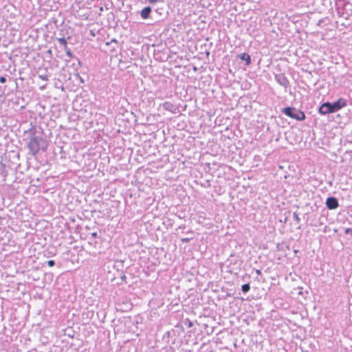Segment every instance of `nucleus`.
<instances>
[{"mask_svg":"<svg viewBox=\"0 0 352 352\" xmlns=\"http://www.w3.org/2000/svg\"><path fill=\"white\" fill-rule=\"evenodd\" d=\"M113 50H116V46H113Z\"/></svg>","mask_w":352,"mask_h":352,"instance_id":"nucleus-21","label":"nucleus"},{"mask_svg":"<svg viewBox=\"0 0 352 352\" xmlns=\"http://www.w3.org/2000/svg\"><path fill=\"white\" fill-rule=\"evenodd\" d=\"M344 233H345V234H349V233H351V234H352V228H351H351H346V229H345V230H344Z\"/></svg>","mask_w":352,"mask_h":352,"instance_id":"nucleus-13","label":"nucleus"},{"mask_svg":"<svg viewBox=\"0 0 352 352\" xmlns=\"http://www.w3.org/2000/svg\"><path fill=\"white\" fill-rule=\"evenodd\" d=\"M278 82L280 83V85H284V83L283 82V80H280H280H278Z\"/></svg>","mask_w":352,"mask_h":352,"instance_id":"nucleus-19","label":"nucleus"},{"mask_svg":"<svg viewBox=\"0 0 352 352\" xmlns=\"http://www.w3.org/2000/svg\"><path fill=\"white\" fill-rule=\"evenodd\" d=\"M92 235H93L94 236H96V232H95V233H93V234H92Z\"/></svg>","mask_w":352,"mask_h":352,"instance_id":"nucleus-20","label":"nucleus"},{"mask_svg":"<svg viewBox=\"0 0 352 352\" xmlns=\"http://www.w3.org/2000/svg\"><path fill=\"white\" fill-rule=\"evenodd\" d=\"M38 78L45 81L48 80V76L46 74H39Z\"/></svg>","mask_w":352,"mask_h":352,"instance_id":"nucleus-9","label":"nucleus"},{"mask_svg":"<svg viewBox=\"0 0 352 352\" xmlns=\"http://www.w3.org/2000/svg\"><path fill=\"white\" fill-rule=\"evenodd\" d=\"M237 57L241 60L246 61V65H249L250 63V56L246 53H242L237 55Z\"/></svg>","mask_w":352,"mask_h":352,"instance_id":"nucleus-6","label":"nucleus"},{"mask_svg":"<svg viewBox=\"0 0 352 352\" xmlns=\"http://www.w3.org/2000/svg\"><path fill=\"white\" fill-rule=\"evenodd\" d=\"M58 42L64 45H66V40L64 38H58Z\"/></svg>","mask_w":352,"mask_h":352,"instance_id":"nucleus-11","label":"nucleus"},{"mask_svg":"<svg viewBox=\"0 0 352 352\" xmlns=\"http://www.w3.org/2000/svg\"><path fill=\"white\" fill-rule=\"evenodd\" d=\"M6 82V78L3 76L0 77V82L1 83H5Z\"/></svg>","mask_w":352,"mask_h":352,"instance_id":"nucleus-15","label":"nucleus"},{"mask_svg":"<svg viewBox=\"0 0 352 352\" xmlns=\"http://www.w3.org/2000/svg\"><path fill=\"white\" fill-rule=\"evenodd\" d=\"M332 111L335 112L346 105L345 100L340 98L338 101L331 103Z\"/></svg>","mask_w":352,"mask_h":352,"instance_id":"nucleus-3","label":"nucleus"},{"mask_svg":"<svg viewBox=\"0 0 352 352\" xmlns=\"http://www.w3.org/2000/svg\"><path fill=\"white\" fill-rule=\"evenodd\" d=\"M112 43H114V44L116 45V47H118V43H117V41H116V39H112V40L111 41V42H110V43H109V42H107V43H106V45H109L112 44Z\"/></svg>","mask_w":352,"mask_h":352,"instance_id":"nucleus-10","label":"nucleus"},{"mask_svg":"<svg viewBox=\"0 0 352 352\" xmlns=\"http://www.w3.org/2000/svg\"><path fill=\"white\" fill-rule=\"evenodd\" d=\"M46 147L45 142L42 138H32L28 143V148L32 155H35L41 148Z\"/></svg>","mask_w":352,"mask_h":352,"instance_id":"nucleus-1","label":"nucleus"},{"mask_svg":"<svg viewBox=\"0 0 352 352\" xmlns=\"http://www.w3.org/2000/svg\"><path fill=\"white\" fill-rule=\"evenodd\" d=\"M66 54L69 58H72V54L69 50H66Z\"/></svg>","mask_w":352,"mask_h":352,"instance_id":"nucleus-14","label":"nucleus"},{"mask_svg":"<svg viewBox=\"0 0 352 352\" xmlns=\"http://www.w3.org/2000/svg\"><path fill=\"white\" fill-rule=\"evenodd\" d=\"M326 205L328 208L332 210L338 206V202L335 197H329L326 201Z\"/></svg>","mask_w":352,"mask_h":352,"instance_id":"nucleus-5","label":"nucleus"},{"mask_svg":"<svg viewBox=\"0 0 352 352\" xmlns=\"http://www.w3.org/2000/svg\"><path fill=\"white\" fill-rule=\"evenodd\" d=\"M55 263L53 260H50L47 261V265L50 266V267H53Z\"/></svg>","mask_w":352,"mask_h":352,"instance_id":"nucleus-12","label":"nucleus"},{"mask_svg":"<svg viewBox=\"0 0 352 352\" xmlns=\"http://www.w3.org/2000/svg\"><path fill=\"white\" fill-rule=\"evenodd\" d=\"M256 274H258V275H261V272L260 270H256Z\"/></svg>","mask_w":352,"mask_h":352,"instance_id":"nucleus-16","label":"nucleus"},{"mask_svg":"<svg viewBox=\"0 0 352 352\" xmlns=\"http://www.w3.org/2000/svg\"><path fill=\"white\" fill-rule=\"evenodd\" d=\"M182 241H184V242H187V241H189V239H187V238H184V239H182Z\"/></svg>","mask_w":352,"mask_h":352,"instance_id":"nucleus-17","label":"nucleus"},{"mask_svg":"<svg viewBox=\"0 0 352 352\" xmlns=\"http://www.w3.org/2000/svg\"><path fill=\"white\" fill-rule=\"evenodd\" d=\"M283 112L287 116L296 120H303L305 118V113L299 110L292 107H286L283 109Z\"/></svg>","mask_w":352,"mask_h":352,"instance_id":"nucleus-2","label":"nucleus"},{"mask_svg":"<svg viewBox=\"0 0 352 352\" xmlns=\"http://www.w3.org/2000/svg\"><path fill=\"white\" fill-rule=\"evenodd\" d=\"M319 112L322 115L332 113L333 111H332L331 103L325 102L323 104H322L319 109Z\"/></svg>","mask_w":352,"mask_h":352,"instance_id":"nucleus-4","label":"nucleus"},{"mask_svg":"<svg viewBox=\"0 0 352 352\" xmlns=\"http://www.w3.org/2000/svg\"><path fill=\"white\" fill-rule=\"evenodd\" d=\"M241 289H242L243 292L246 293L250 291V286L249 284H244L242 285Z\"/></svg>","mask_w":352,"mask_h":352,"instance_id":"nucleus-8","label":"nucleus"},{"mask_svg":"<svg viewBox=\"0 0 352 352\" xmlns=\"http://www.w3.org/2000/svg\"><path fill=\"white\" fill-rule=\"evenodd\" d=\"M151 12V8L150 7H146L143 8L141 11V16L146 19L148 18V16Z\"/></svg>","mask_w":352,"mask_h":352,"instance_id":"nucleus-7","label":"nucleus"},{"mask_svg":"<svg viewBox=\"0 0 352 352\" xmlns=\"http://www.w3.org/2000/svg\"><path fill=\"white\" fill-rule=\"evenodd\" d=\"M278 82L280 83V85H284V83L283 82V80H280H280H278Z\"/></svg>","mask_w":352,"mask_h":352,"instance_id":"nucleus-18","label":"nucleus"}]
</instances>
